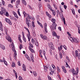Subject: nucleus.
<instances>
[{
	"instance_id": "obj_1",
	"label": "nucleus",
	"mask_w": 80,
	"mask_h": 80,
	"mask_svg": "<svg viewBox=\"0 0 80 80\" xmlns=\"http://www.w3.org/2000/svg\"><path fill=\"white\" fill-rule=\"evenodd\" d=\"M27 15V18H26V22L27 25L28 26V27H30V23H29V22H28V18L30 16L28 14Z\"/></svg>"
},
{
	"instance_id": "obj_2",
	"label": "nucleus",
	"mask_w": 80,
	"mask_h": 80,
	"mask_svg": "<svg viewBox=\"0 0 80 80\" xmlns=\"http://www.w3.org/2000/svg\"><path fill=\"white\" fill-rule=\"evenodd\" d=\"M49 46L51 49L52 50H54L55 48L54 47H53V43L52 42H50L48 43Z\"/></svg>"
},
{
	"instance_id": "obj_3",
	"label": "nucleus",
	"mask_w": 80,
	"mask_h": 80,
	"mask_svg": "<svg viewBox=\"0 0 80 80\" xmlns=\"http://www.w3.org/2000/svg\"><path fill=\"white\" fill-rule=\"evenodd\" d=\"M6 38L8 40L9 42H10V43L12 42V39L10 37V36L9 35H7V36L6 37Z\"/></svg>"
},
{
	"instance_id": "obj_4",
	"label": "nucleus",
	"mask_w": 80,
	"mask_h": 80,
	"mask_svg": "<svg viewBox=\"0 0 80 80\" xmlns=\"http://www.w3.org/2000/svg\"><path fill=\"white\" fill-rule=\"evenodd\" d=\"M57 24H53L52 26L51 27V28H52V31H53L54 29L56 30V27H57Z\"/></svg>"
},
{
	"instance_id": "obj_5",
	"label": "nucleus",
	"mask_w": 80,
	"mask_h": 80,
	"mask_svg": "<svg viewBox=\"0 0 80 80\" xmlns=\"http://www.w3.org/2000/svg\"><path fill=\"white\" fill-rule=\"evenodd\" d=\"M6 21L7 22V23H8L9 25H12V22H11V21L10 19H9L6 18Z\"/></svg>"
},
{
	"instance_id": "obj_6",
	"label": "nucleus",
	"mask_w": 80,
	"mask_h": 80,
	"mask_svg": "<svg viewBox=\"0 0 80 80\" xmlns=\"http://www.w3.org/2000/svg\"><path fill=\"white\" fill-rule=\"evenodd\" d=\"M45 25L44 26V31H45V32H46V33H48V31H47V23H45Z\"/></svg>"
},
{
	"instance_id": "obj_7",
	"label": "nucleus",
	"mask_w": 80,
	"mask_h": 80,
	"mask_svg": "<svg viewBox=\"0 0 80 80\" xmlns=\"http://www.w3.org/2000/svg\"><path fill=\"white\" fill-rule=\"evenodd\" d=\"M40 36L41 37V38L43 39V40H45L47 39V37L45 36H43L42 34H41Z\"/></svg>"
},
{
	"instance_id": "obj_8",
	"label": "nucleus",
	"mask_w": 80,
	"mask_h": 80,
	"mask_svg": "<svg viewBox=\"0 0 80 80\" xmlns=\"http://www.w3.org/2000/svg\"><path fill=\"white\" fill-rule=\"evenodd\" d=\"M22 70H23V71H24V72L26 71V66H25V64H23L22 65Z\"/></svg>"
},
{
	"instance_id": "obj_9",
	"label": "nucleus",
	"mask_w": 80,
	"mask_h": 80,
	"mask_svg": "<svg viewBox=\"0 0 80 80\" xmlns=\"http://www.w3.org/2000/svg\"><path fill=\"white\" fill-rule=\"evenodd\" d=\"M20 0H18L16 1V7H17L18 5H19L20 3Z\"/></svg>"
},
{
	"instance_id": "obj_10",
	"label": "nucleus",
	"mask_w": 80,
	"mask_h": 80,
	"mask_svg": "<svg viewBox=\"0 0 80 80\" xmlns=\"http://www.w3.org/2000/svg\"><path fill=\"white\" fill-rule=\"evenodd\" d=\"M29 49L30 50V51L32 52V53H35V51H34V50L31 48H30V46L29 47Z\"/></svg>"
},
{
	"instance_id": "obj_11",
	"label": "nucleus",
	"mask_w": 80,
	"mask_h": 80,
	"mask_svg": "<svg viewBox=\"0 0 80 80\" xmlns=\"http://www.w3.org/2000/svg\"><path fill=\"white\" fill-rule=\"evenodd\" d=\"M75 53H76V56L78 57H78L80 56V54L79 53L78 54V51L77 50L75 51Z\"/></svg>"
},
{
	"instance_id": "obj_12",
	"label": "nucleus",
	"mask_w": 80,
	"mask_h": 80,
	"mask_svg": "<svg viewBox=\"0 0 80 80\" xmlns=\"http://www.w3.org/2000/svg\"><path fill=\"white\" fill-rule=\"evenodd\" d=\"M2 10L3 13L4 14V15H5V13L7 12V11L6 10V9H5L4 8H3L2 9Z\"/></svg>"
},
{
	"instance_id": "obj_13",
	"label": "nucleus",
	"mask_w": 80,
	"mask_h": 80,
	"mask_svg": "<svg viewBox=\"0 0 80 80\" xmlns=\"http://www.w3.org/2000/svg\"><path fill=\"white\" fill-rule=\"evenodd\" d=\"M37 22L39 26H40L41 27H42V28H43V25H42V23L39 22V21H37Z\"/></svg>"
},
{
	"instance_id": "obj_14",
	"label": "nucleus",
	"mask_w": 80,
	"mask_h": 80,
	"mask_svg": "<svg viewBox=\"0 0 80 80\" xmlns=\"http://www.w3.org/2000/svg\"><path fill=\"white\" fill-rule=\"evenodd\" d=\"M12 50L14 52V54L15 55H17V52H16L15 49V48H12Z\"/></svg>"
},
{
	"instance_id": "obj_15",
	"label": "nucleus",
	"mask_w": 80,
	"mask_h": 80,
	"mask_svg": "<svg viewBox=\"0 0 80 80\" xmlns=\"http://www.w3.org/2000/svg\"><path fill=\"white\" fill-rule=\"evenodd\" d=\"M69 39L72 42H74V40H73V38L72 37H69Z\"/></svg>"
},
{
	"instance_id": "obj_16",
	"label": "nucleus",
	"mask_w": 80,
	"mask_h": 80,
	"mask_svg": "<svg viewBox=\"0 0 80 80\" xmlns=\"http://www.w3.org/2000/svg\"><path fill=\"white\" fill-rule=\"evenodd\" d=\"M0 47L3 50L5 49V46L2 45H1Z\"/></svg>"
},
{
	"instance_id": "obj_17",
	"label": "nucleus",
	"mask_w": 80,
	"mask_h": 80,
	"mask_svg": "<svg viewBox=\"0 0 80 80\" xmlns=\"http://www.w3.org/2000/svg\"><path fill=\"white\" fill-rule=\"evenodd\" d=\"M22 3L24 5H27V2L25 0H22Z\"/></svg>"
},
{
	"instance_id": "obj_18",
	"label": "nucleus",
	"mask_w": 80,
	"mask_h": 80,
	"mask_svg": "<svg viewBox=\"0 0 80 80\" xmlns=\"http://www.w3.org/2000/svg\"><path fill=\"white\" fill-rule=\"evenodd\" d=\"M31 58L32 62H34V60H33V56L31 55Z\"/></svg>"
},
{
	"instance_id": "obj_19",
	"label": "nucleus",
	"mask_w": 80,
	"mask_h": 80,
	"mask_svg": "<svg viewBox=\"0 0 80 80\" xmlns=\"http://www.w3.org/2000/svg\"><path fill=\"white\" fill-rule=\"evenodd\" d=\"M42 52H43L42 53H43L44 56H45V59H47V58H46V56H45V54L46 53L45 52V50H43Z\"/></svg>"
},
{
	"instance_id": "obj_20",
	"label": "nucleus",
	"mask_w": 80,
	"mask_h": 80,
	"mask_svg": "<svg viewBox=\"0 0 80 80\" xmlns=\"http://www.w3.org/2000/svg\"><path fill=\"white\" fill-rule=\"evenodd\" d=\"M32 33L33 34V37H36V33L35 31H32Z\"/></svg>"
},
{
	"instance_id": "obj_21",
	"label": "nucleus",
	"mask_w": 80,
	"mask_h": 80,
	"mask_svg": "<svg viewBox=\"0 0 80 80\" xmlns=\"http://www.w3.org/2000/svg\"><path fill=\"white\" fill-rule=\"evenodd\" d=\"M56 21V20L54 18H52V22L53 23H55Z\"/></svg>"
},
{
	"instance_id": "obj_22",
	"label": "nucleus",
	"mask_w": 80,
	"mask_h": 80,
	"mask_svg": "<svg viewBox=\"0 0 80 80\" xmlns=\"http://www.w3.org/2000/svg\"><path fill=\"white\" fill-rule=\"evenodd\" d=\"M61 16H62V20L63 21H65V18H64L63 17V13H61Z\"/></svg>"
},
{
	"instance_id": "obj_23",
	"label": "nucleus",
	"mask_w": 80,
	"mask_h": 80,
	"mask_svg": "<svg viewBox=\"0 0 80 80\" xmlns=\"http://www.w3.org/2000/svg\"><path fill=\"white\" fill-rule=\"evenodd\" d=\"M72 73L73 75H76V73H75V69H72Z\"/></svg>"
},
{
	"instance_id": "obj_24",
	"label": "nucleus",
	"mask_w": 80,
	"mask_h": 80,
	"mask_svg": "<svg viewBox=\"0 0 80 80\" xmlns=\"http://www.w3.org/2000/svg\"><path fill=\"white\" fill-rule=\"evenodd\" d=\"M45 67H44L45 72H47V68H48V67H47V66L46 67L45 66Z\"/></svg>"
},
{
	"instance_id": "obj_25",
	"label": "nucleus",
	"mask_w": 80,
	"mask_h": 80,
	"mask_svg": "<svg viewBox=\"0 0 80 80\" xmlns=\"http://www.w3.org/2000/svg\"><path fill=\"white\" fill-rule=\"evenodd\" d=\"M14 17H15L17 18H18V16H17V13H15V12H14Z\"/></svg>"
},
{
	"instance_id": "obj_26",
	"label": "nucleus",
	"mask_w": 80,
	"mask_h": 80,
	"mask_svg": "<svg viewBox=\"0 0 80 80\" xmlns=\"http://www.w3.org/2000/svg\"><path fill=\"white\" fill-rule=\"evenodd\" d=\"M12 67H15L16 66L15 63V62H12Z\"/></svg>"
},
{
	"instance_id": "obj_27",
	"label": "nucleus",
	"mask_w": 80,
	"mask_h": 80,
	"mask_svg": "<svg viewBox=\"0 0 80 80\" xmlns=\"http://www.w3.org/2000/svg\"><path fill=\"white\" fill-rule=\"evenodd\" d=\"M33 74L34 76H35V77H37V74L36 73V72L33 71Z\"/></svg>"
},
{
	"instance_id": "obj_28",
	"label": "nucleus",
	"mask_w": 80,
	"mask_h": 80,
	"mask_svg": "<svg viewBox=\"0 0 80 80\" xmlns=\"http://www.w3.org/2000/svg\"><path fill=\"white\" fill-rule=\"evenodd\" d=\"M57 15H62V14H60V12H59V10H58L57 11Z\"/></svg>"
},
{
	"instance_id": "obj_29",
	"label": "nucleus",
	"mask_w": 80,
	"mask_h": 80,
	"mask_svg": "<svg viewBox=\"0 0 80 80\" xmlns=\"http://www.w3.org/2000/svg\"><path fill=\"white\" fill-rule=\"evenodd\" d=\"M35 44L36 46H38V42L37 40H36V42H35Z\"/></svg>"
},
{
	"instance_id": "obj_30",
	"label": "nucleus",
	"mask_w": 80,
	"mask_h": 80,
	"mask_svg": "<svg viewBox=\"0 0 80 80\" xmlns=\"http://www.w3.org/2000/svg\"><path fill=\"white\" fill-rule=\"evenodd\" d=\"M52 33L53 36H55V37H56V36H57V35L56 33H55V32L54 31L53 32H52Z\"/></svg>"
},
{
	"instance_id": "obj_31",
	"label": "nucleus",
	"mask_w": 80,
	"mask_h": 80,
	"mask_svg": "<svg viewBox=\"0 0 80 80\" xmlns=\"http://www.w3.org/2000/svg\"><path fill=\"white\" fill-rule=\"evenodd\" d=\"M34 22L33 21L32 22V25L33 28L35 27V24H34Z\"/></svg>"
},
{
	"instance_id": "obj_32",
	"label": "nucleus",
	"mask_w": 80,
	"mask_h": 80,
	"mask_svg": "<svg viewBox=\"0 0 80 80\" xmlns=\"http://www.w3.org/2000/svg\"><path fill=\"white\" fill-rule=\"evenodd\" d=\"M74 42H76V43H78V39H75L74 40Z\"/></svg>"
},
{
	"instance_id": "obj_33",
	"label": "nucleus",
	"mask_w": 80,
	"mask_h": 80,
	"mask_svg": "<svg viewBox=\"0 0 80 80\" xmlns=\"http://www.w3.org/2000/svg\"><path fill=\"white\" fill-rule=\"evenodd\" d=\"M48 8H49V9H50L51 10H52V7H51V6H50V5H48Z\"/></svg>"
},
{
	"instance_id": "obj_34",
	"label": "nucleus",
	"mask_w": 80,
	"mask_h": 80,
	"mask_svg": "<svg viewBox=\"0 0 80 80\" xmlns=\"http://www.w3.org/2000/svg\"><path fill=\"white\" fill-rule=\"evenodd\" d=\"M52 14L53 15L55 16V14H56V13H55V12H54V11H53V10H52Z\"/></svg>"
},
{
	"instance_id": "obj_35",
	"label": "nucleus",
	"mask_w": 80,
	"mask_h": 80,
	"mask_svg": "<svg viewBox=\"0 0 80 80\" xmlns=\"http://www.w3.org/2000/svg\"><path fill=\"white\" fill-rule=\"evenodd\" d=\"M20 9H18V14L19 15V16H20Z\"/></svg>"
},
{
	"instance_id": "obj_36",
	"label": "nucleus",
	"mask_w": 80,
	"mask_h": 80,
	"mask_svg": "<svg viewBox=\"0 0 80 80\" xmlns=\"http://www.w3.org/2000/svg\"><path fill=\"white\" fill-rule=\"evenodd\" d=\"M29 45L31 48H33V46L31 43H29Z\"/></svg>"
},
{
	"instance_id": "obj_37",
	"label": "nucleus",
	"mask_w": 80,
	"mask_h": 80,
	"mask_svg": "<svg viewBox=\"0 0 80 80\" xmlns=\"http://www.w3.org/2000/svg\"><path fill=\"white\" fill-rule=\"evenodd\" d=\"M66 67H69V68H70V66H69V65H68V63H67V62H66Z\"/></svg>"
},
{
	"instance_id": "obj_38",
	"label": "nucleus",
	"mask_w": 80,
	"mask_h": 80,
	"mask_svg": "<svg viewBox=\"0 0 80 80\" xmlns=\"http://www.w3.org/2000/svg\"><path fill=\"white\" fill-rule=\"evenodd\" d=\"M0 30H1L2 32L3 31V27L1 26L0 27Z\"/></svg>"
},
{
	"instance_id": "obj_39",
	"label": "nucleus",
	"mask_w": 80,
	"mask_h": 80,
	"mask_svg": "<svg viewBox=\"0 0 80 80\" xmlns=\"http://www.w3.org/2000/svg\"><path fill=\"white\" fill-rule=\"evenodd\" d=\"M5 15H6V16H7V17H8V12H7L5 13Z\"/></svg>"
},
{
	"instance_id": "obj_40",
	"label": "nucleus",
	"mask_w": 80,
	"mask_h": 80,
	"mask_svg": "<svg viewBox=\"0 0 80 80\" xmlns=\"http://www.w3.org/2000/svg\"><path fill=\"white\" fill-rule=\"evenodd\" d=\"M3 10H2V11L0 12V15H3Z\"/></svg>"
},
{
	"instance_id": "obj_41",
	"label": "nucleus",
	"mask_w": 80,
	"mask_h": 80,
	"mask_svg": "<svg viewBox=\"0 0 80 80\" xmlns=\"http://www.w3.org/2000/svg\"><path fill=\"white\" fill-rule=\"evenodd\" d=\"M8 7H11V8H13V6L10 4L8 5Z\"/></svg>"
},
{
	"instance_id": "obj_42",
	"label": "nucleus",
	"mask_w": 80,
	"mask_h": 80,
	"mask_svg": "<svg viewBox=\"0 0 80 80\" xmlns=\"http://www.w3.org/2000/svg\"><path fill=\"white\" fill-rule=\"evenodd\" d=\"M18 66H21V65L20 64V61H18Z\"/></svg>"
},
{
	"instance_id": "obj_43",
	"label": "nucleus",
	"mask_w": 80,
	"mask_h": 80,
	"mask_svg": "<svg viewBox=\"0 0 80 80\" xmlns=\"http://www.w3.org/2000/svg\"><path fill=\"white\" fill-rule=\"evenodd\" d=\"M23 40L25 42H26V38L25 37H23Z\"/></svg>"
},
{
	"instance_id": "obj_44",
	"label": "nucleus",
	"mask_w": 80,
	"mask_h": 80,
	"mask_svg": "<svg viewBox=\"0 0 80 80\" xmlns=\"http://www.w3.org/2000/svg\"><path fill=\"white\" fill-rule=\"evenodd\" d=\"M72 12L73 13V15H75V10L74 9L72 10Z\"/></svg>"
},
{
	"instance_id": "obj_45",
	"label": "nucleus",
	"mask_w": 80,
	"mask_h": 80,
	"mask_svg": "<svg viewBox=\"0 0 80 80\" xmlns=\"http://www.w3.org/2000/svg\"><path fill=\"white\" fill-rule=\"evenodd\" d=\"M4 64H5V65H7V64H8L7 62L6 61H4Z\"/></svg>"
},
{
	"instance_id": "obj_46",
	"label": "nucleus",
	"mask_w": 80,
	"mask_h": 80,
	"mask_svg": "<svg viewBox=\"0 0 80 80\" xmlns=\"http://www.w3.org/2000/svg\"><path fill=\"white\" fill-rule=\"evenodd\" d=\"M47 16H48L49 18H52V16H51V15L50 14H47Z\"/></svg>"
},
{
	"instance_id": "obj_47",
	"label": "nucleus",
	"mask_w": 80,
	"mask_h": 80,
	"mask_svg": "<svg viewBox=\"0 0 80 80\" xmlns=\"http://www.w3.org/2000/svg\"><path fill=\"white\" fill-rule=\"evenodd\" d=\"M63 72H64L65 73H67V70L65 69H63Z\"/></svg>"
},
{
	"instance_id": "obj_48",
	"label": "nucleus",
	"mask_w": 80,
	"mask_h": 80,
	"mask_svg": "<svg viewBox=\"0 0 80 80\" xmlns=\"http://www.w3.org/2000/svg\"><path fill=\"white\" fill-rule=\"evenodd\" d=\"M58 29L60 31H62V28H61V27H58Z\"/></svg>"
},
{
	"instance_id": "obj_49",
	"label": "nucleus",
	"mask_w": 80,
	"mask_h": 80,
	"mask_svg": "<svg viewBox=\"0 0 80 80\" xmlns=\"http://www.w3.org/2000/svg\"><path fill=\"white\" fill-rule=\"evenodd\" d=\"M48 77L49 80H52V78H51V77H50V76H48Z\"/></svg>"
},
{
	"instance_id": "obj_50",
	"label": "nucleus",
	"mask_w": 80,
	"mask_h": 80,
	"mask_svg": "<svg viewBox=\"0 0 80 80\" xmlns=\"http://www.w3.org/2000/svg\"><path fill=\"white\" fill-rule=\"evenodd\" d=\"M53 6H54V8H55L56 10H57V9H58L56 7V6H55V4H53Z\"/></svg>"
},
{
	"instance_id": "obj_51",
	"label": "nucleus",
	"mask_w": 80,
	"mask_h": 80,
	"mask_svg": "<svg viewBox=\"0 0 80 80\" xmlns=\"http://www.w3.org/2000/svg\"><path fill=\"white\" fill-rule=\"evenodd\" d=\"M59 56L60 58H62V54H59Z\"/></svg>"
},
{
	"instance_id": "obj_52",
	"label": "nucleus",
	"mask_w": 80,
	"mask_h": 80,
	"mask_svg": "<svg viewBox=\"0 0 80 80\" xmlns=\"http://www.w3.org/2000/svg\"><path fill=\"white\" fill-rule=\"evenodd\" d=\"M4 31H5V32H7V29L6 28H4Z\"/></svg>"
},
{
	"instance_id": "obj_53",
	"label": "nucleus",
	"mask_w": 80,
	"mask_h": 80,
	"mask_svg": "<svg viewBox=\"0 0 80 80\" xmlns=\"http://www.w3.org/2000/svg\"><path fill=\"white\" fill-rule=\"evenodd\" d=\"M22 44H21L19 46V48L20 50H21V49H22Z\"/></svg>"
},
{
	"instance_id": "obj_54",
	"label": "nucleus",
	"mask_w": 80,
	"mask_h": 80,
	"mask_svg": "<svg viewBox=\"0 0 80 80\" xmlns=\"http://www.w3.org/2000/svg\"><path fill=\"white\" fill-rule=\"evenodd\" d=\"M67 6L66 5H64V8H65V9H67Z\"/></svg>"
},
{
	"instance_id": "obj_55",
	"label": "nucleus",
	"mask_w": 80,
	"mask_h": 80,
	"mask_svg": "<svg viewBox=\"0 0 80 80\" xmlns=\"http://www.w3.org/2000/svg\"><path fill=\"white\" fill-rule=\"evenodd\" d=\"M25 57H26V58H27L28 57H29V56H28V55H27V54H25Z\"/></svg>"
},
{
	"instance_id": "obj_56",
	"label": "nucleus",
	"mask_w": 80,
	"mask_h": 80,
	"mask_svg": "<svg viewBox=\"0 0 80 80\" xmlns=\"http://www.w3.org/2000/svg\"><path fill=\"white\" fill-rule=\"evenodd\" d=\"M22 35L23 36V37H25V36L24 35V32H22Z\"/></svg>"
},
{
	"instance_id": "obj_57",
	"label": "nucleus",
	"mask_w": 80,
	"mask_h": 80,
	"mask_svg": "<svg viewBox=\"0 0 80 80\" xmlns=\"http://www.w3.org/2000/svg\"><path fill=\"white\" fill-rule=\"evenodd\" d=\"M14 57L15 58V59H17V55H16L15 54H14Z\"/></svg>"
},
{
	"instance_id": "obj_58",
	"label": "nucleus",
	"mask_w": 80,
	"mask_h": 80,
	"mask_svg": "<svg viewBox=\"0 0 80 80\" xmlns=\"http://www.w3.org/2000/svg\"><path fill=\"white\" fill-rule=\"evenodd\" d=\"M52 66L53 68V69H54V68H55V66L54 65L52 64Z\"/></svg>"
},
{
	"instance_id": "obj_59",
	"label": "nucleus",
	"mask_w": 80,
	"mask_h": 80,
	"mask_svg": "<svg viewBox=\"0 0 80 80\" xmlns=\"http://www.w3.org/2000/svg\"><path fill=\"white\" fill-rule=\"evenodd\" d=\"M28 7H29L30 9H31V10H32V7L30 6V5H28Z\"/></svg>"
},
{
	"instance_id": "obj_60",
	"label": "nucleus",
	"mask_w": 80,
	"mask_h": 80,
	"mask_svg": "<svg viewBox=\"0 0 80 80\" xmlns=\"http://www.w3.org/2000/svg\"><path fill=\"white\" fill-rule=\"evenodd\" d=\"M58 50L59 51H61V50H62V48H60V47H58Z\"/></svg>"
},
{
	"instance_id": "obj_61",
	"label": "nucleus",
	"mask_w": 80,
	"mask_h": 80,
	"mask_svg": "<svg viewBox=\"0 0 80 80\" xmlns=\"http://www.w3.org/2000/svg\"><path fill=\"white\" fill-rule=\"evenodd\" d=\"M24 17H26V15H28V14H27V13H25V14H24Z\"/></svg>"
},
{
	"instance_id": "obj_62",
	"label": "nucleus",
	"mask_w": 80,
	"mask_h": 80,
	"mask_svg": "<svg viewBox=\"0 0 80 80\" xmlns=\"http://www.w3.org/2000/svg\"><path fill=\"white\" fill-rule=\"evenodd\" d=\"M78 33L80 34V28H78Z\"/></svg>"
},
{
	"instance_id": "obj_63",
	"label": "nucleus",
	"mask_w": 80,
	"mask_h": 80,
	"mask_svg": "<svg viewBox=\"0 0 80 80\" xmlns=\"http://www.w3.org/2000/svg\"><path fill=\"white\" fill-rule=\"evenodd\" d=\"M0 23L1 24V25H0V27H3V25H2V22H0Z\"/></svg>"
},
{
	"instance_id": "obj_64",
	"label": "nucleus",
	"mask_w": 80,
	"mask_h": 80,
	"mask_svg": "<svg viewBox=\"0 0 80 80\" xmlns=\"http://www.w3.org/2000/svg\"><path fill=\"white\" fill-rule=\"evenodd\" d=\"M21 78H22L21 76H19V80H21Z\"/></svg>"
}]
</instances>
